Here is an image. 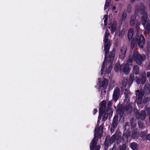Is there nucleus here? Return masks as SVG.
Instances as JSON below:
<instances>
[{
    "label": "nucleus",
    "mask_w": 150,
    "mask_h": 150,
    "mask_svg": "<svg viewBox=\"0 0 150 150\" xmlns=\"http://www.w3.org/2000/svg\"><path fill=\"white\" fill-rule=\"evenodd\" d=\"M97 112V110L96 109H95L93 111V114H95Z\"/></svg>",
    "instance_id": "nucleus-38"
},
{
    "label": "nucleus",
    "mask_w": 150,
    "mask_h": 150,
    "mask_svg": "<svg viewBox=\"0 0 150 150\" xmlns=\"http://www.w3.org/2000/svg\"><path fill=\"white\" fill-rule=\"evenodd\" d=\"M149 68L150 69V61L149 65Z\"/></svg>",
    "instance_id": "nucleus-44"
},
{
    "label": "nucleus",
    "mask_w": 150,
    "mask_h": 150,
    "mask_svg": "<svg viewBox=\"0 0 150 150\" xmlns=\"http://www.w3.org/2000/svg\"><path fill=\"white\" fill-rule=\"evenodd\" d=\"M146 138L147 140H150V134H149L148 135H147V137H146Z\"/></svg>",
    "instance_id": "nucleus-37"
},
{
    "label": "nucleus",
    "mask_w": 150,
    "mask_h": 150,
    "mask_svg": "<svg viewBox=\"0 0 150 150\" xmlns=\"http://www.w3.org/2000/svg\"><path fill=\"white\" fill-rule=\"evenodd\" d=\"M121 137L117 134H115L112 135L110 139L109 137L107 136L105 141V144L107 146L109 143L112 144L115 141H116L117 144H119L120 141Z\"/></svg>",
    "instance_id": "nucleus-5"
},
{
    "label": "nucleus",
    "mask_w": 150,
    "mask_h": 150,
    "mask_svg": "<svg viewBox=\"0 0 150 150\" xmlns=\"http://www.w3.org/2000/svg\"><path fill=\"white\" fill-rule=\"evenodd\" d=\"M146 134V132H142L140 134V136L142 137H143L145 136Z\"/></svg>",
    "instance_id": "nucleus-30"
},
{
    "label": "nucleus",
    "mask_w": 150,
    "mask_h": 150,
    "mask_svg": "<svg viewBox=\"0 0 150 150\" xmlns=\"http://www.w3.org/2000/svg\"><path fill=\"white\" fill-rule=\"evenodd\" d=\"M120 93V90L119 88H116L114 91L112 96V99L116 102L118 99Z\"/></svg>",
    "instance_id": "nucleus-8"
},
{
    "label": "nucleus",
    "mask_w": 150,
    "mask_h": 150,
    "mask_svg": "<svg viewBox=\"0 0 150 150\" xmlns=\"http://www.w3.org/2000/svg\"><path fill=\"white\" fill-rule=\"evenodd\" d=\"M139 35L137 32L136 34V38H133L131 43V45L132 46V45H134L136 42H137L139 40L138 42V46L141 48H143V46L145 43L144 38L142 35H141L139 37Z\"/></svg>",
    "instance_id": "nucleus-4"
},
{
    "label": "nucleus",
    "mask_w": 150,
    "mask_h": 150,
    "mask_svg": "<svg viewBox=\"0 0 150 150\" xmlns=\"http://www.w3.org/2000/svg\"><path fill=\"white\" fill-rule=\"evenodd\" d=\"M135 18L136 17L134 16H132L131 18L130 23L132 25H133L134 24Z\"/></svg>",
    "instance_id": "nucleus-21"
},
{
    "label": "nucleus",
    "mask_w": 150,
    "mask_h": 150,
    "mask_svg": "<svg viewBox=\"0 0 150 150\" xmlns=\"http://www.w3.org/2000/svg\"><path fill=\"white\" fill-rule=\"evenodd\" d=\"M145 57V55L141 56L138 53L136 50L134 51L133 54H130L129 59L127 61V63L125 64H122L121 66L120 69L122 71H123L125 74H127L129 71V65L132 64V61L133 60L136 61L138 64H141L143 60H144Z\"/></svg>",
    "instance_id": "nucleus-3"
},
{
    "label": "nucleus",
    "mask_w": 150,
    "mask_h": 150,
    "mask_svg": "<svg viewBox=\"0 0 150 150\" xmlns=\"http://www.w3.org/2000/svg\"><path fill=\"white\" fill-rule=\"evenodd\" d=\"M116 149L115 147H113L112 150H116Z\"/></svg>",
    "instance_id": "nucleus-42"
},
{
    "label": "nucleus",
    "mask_w": 150,
    "mask_h": 150,
    "mask_svg": "<svg viewBox=\"0 0 150 150\" xmlns=\"http://www.w3.org/2000/svg\"><path fill=\"white\" fill-rule=\"evenodd\" d=\"M130 136V134L129 133L128 135L127 136V137H129Z\"/></svg>",
    "instance_id": "nucleus-43"
},
{
    "label": "nucleus",
    "mask_w": 150,
    "mask_h": 150,
    "mask_svg": "<svg viewBox=\"0 0 150 150\" xmlns=\"http://www.w3.org/2000/svg\"><path fill=\"white\" fill-rule=\"evenodd\" d=\"M133 33V30L132 29H130L128 32V36L129 40H130L132 37Z\"/></svg>",
    "instance_id": "nucleus-16"
},
{
    "label": "nucleus",
    "mask_w": 150,
    "mask_h": 150,
    "mask_svg": "<svg viewBox=\"0 0 150 150\" xmlns=\"http://www.w3.org/2000/svg\"><path fill=\"white\" fill-rule=\"evenodd\" d=\"M138 135L135 132L133 133L132 135V137L134 138H137Z\"/></svg>",
    "instance_id": "nucleus-28"
},
{
    "label": "nucleus",
    "mask_w": 150,
    "mask_h": 150,
    "mask_svg": "<svg viewBox=\"0 0 150 150\" xmlns=\"http://www.w3.org/2000/svg\"><path fill=\"white\" fill-rule=\"evenodd\" d=\"M127 84V80L126 79H124L122 82V85L124 87L126 86Z\"/></svg>",
    "instance_id": "nucleus-27"
},
{
    "label": "nucleus",
    "mask_w": 150,
    "mask_h": 150,
    "mask_svg": "<svg viewBox=\"0 0 150 150\" xmlns=\"http://www.w3.org/2000/svg\"><path fill=\"white\" fill-rule=\"evenodd\" d=\"M132 126L133 127H134L135 126V124L134 123H132Z\"/></svg>",
    "instance_id": "nucleus-40"
},
{
    "label": "nucleus",
    "mask_w": 150,
    "mask_h": 150,
    "mask_svg": "<svg viewBox=\"0 0 150 150\" xmlns=\"http://www.w3.org/2000/svg\"><path fill=\"white\" fill-rule=\"evenodd\" d=\"M117 24L115 22H113L111 23L108 27L111 30V33H113L116 29Z\"/></svg>",
    "instance_id": "nucleus-10"
},
{
    "label": "nucleus",
    "mask_w": 150,
    "mask_h": 150,
    "mask_svg": "<svg viewBox=\"0 0 150 150\" xmlns=\"http://www.w3.org/2000/svg\"><path fill=\"white\" fill-rule=\"evenodd\" d=\"M145 91L149 92L150 91V85L148 83H146L144 87Z\"/></svg>",
    "instance_id": "nucleus-20"
},
{
    "label": "nucleus",
    "mask_w": 150,
    "mask_h": 150,
    "mask_svg": "<svg viewBox=\"0 0 150 150\" xmlns=\"http://www.w3.org/2000/svg\"><path fill=\"white\" fill-rule=\"evenodd\" d=\"M133 72L135 74L137 75L139 74V67L137 65H135L133 68Z\"/></svg>",
    "instance_id": "nucleus-17"
},
{
    "label": "nucleus",
    "mask_w": 150,
    "mask_h": 150,
    "mask_svg": "<svg viewBox=\"0 0 150 150\" xmlns=\"http://www.w3.org/2000/svg\"><path fill=\"white\" fill-rule=\"evenodd\" d=\"M132 0V1H134V0Z\"/></svg>",
    "instance_id": "nucleus-46"
},
{
    "label": "nucleus",
    "mask_w": 150,
    "mask_h": 150,
    "mask_svg": "<svg viewBox=\"0 0 150 150\" xmlns=\"http://www.w3.org/2000/svg\"><path fill=\"white\" fill-rule=\"evenodd\" d=\"M148 100V98L147 97H144V98L143 100V102L144 103H146L147 101Z\"/></svg>",
    "instance_id": "nucleus-32"
},
{
    "label": "nucleus",
    "mask_w": 150,
    "mask_h": 150,
    "mask_svg": "<svg viewBox=\"0 0 150 150\" xmlns=\"http://www.w3.org/2000/svg\"><path fill=\"white\" fill-rule=\"evenodd\" d=\"M126 48V47H124L122 49L121 51V53L120 54L119 57L121 59L124 58L125 56Z\"/></svg>",
    "instance_id": "nucleus-13"
},
{
    "label": "nucleus",
    "mask_w": 150,
    "mask_h": 150,
    "mask_svg": "<svg viewBox=\"0 0 150 150\" xmlns=\"http://www.w3.org/2000/svg\"><path fill=\"white\" fill-rule=\"evenodd\" d=\"M108 16L105 15L104 16L103 19H104V24L105 25H106L107 23Z\"/></svg>",
    "instance_id": "nucleus-24"
},
{
    "label": "nucleus",
    "mask_w": 150,
    "mask_h": 150,
    "mask_svg": "<svg viewBox=\"0 0 150 150\" xmlns=\"http://www.w3.org/2000/svg\"><path fill=\"white\" fill-rule=\"evenodd\" d=\"M150 76V73L149 72H147V77H148Z\"/></svg>",
    "instance_id": "nucleus-39"
},
{
    "label": "nucleus",
    "mask_w": 150,
    "mask_h": 150,
    "mask_svg": "<svg viewBox=\"0 0 150 150\" xmlns=\"http://www.w3.org/2000/svg\"><path fill=\"white\" fill-rule=\"evenodd\" d=\"M120 65L119 63H116L115 66V70L116 71H117L119 70Z\"/></svg>",
    "instance_id": "nucleus-26"
},
{
    "label": "nucleus",
    "mask_w": 150,
    "mask_h": 150,
    "mask_svg": "<svg viewBox=\"0 0 150 150\" xmlns=\"http://www.w3.org/2000/svg\"><path fill=\"white\" fill-rule=\"evenodd\" d=\"M106 107V103L105 100H103L100 103V107L99 109V115L98 117V121L97 125H99V121L101 119L100 115L105 112ZM103 133V127L100 125L99 128L98 129L97 126L95 130L94 135L95 137L91 142L90 145V149L91 150H99L100 146L99 145H97V140L96 138H100L102 135Z\"/></svg>",
    "instance_id": "nucleus-2"
},
{
    "label": "nucleus",
    "mask_w": 150,
    "mask_h": 150,
    "mask_svg": "<svg viewBox=\"0 0 150 150\" xmlns=\"http://www.w3.org/2000/svg\"><path fill=\"white\" fill-rule=\"evenodd\" d=\"M109 34V32L108 31V30H107L104 37L105 54L103 65L101 69V74H103L104 69V73L105 74H108L110 72L112 69V62L115 55L113 52H110L108 58L107 57V53L109 51L110 47V41L108 38Z\"/></svg>",
    "instance_id": "nucleus-1"
},
{
    "label": "nucleus",
    "mask_w": 150,
    "mask_h": 150,
    "mask_svg": "<svg viewBox=\"0 0 150 150\" xmlns=\"http://www.w3.org/2000/svg\"><path fill=\"white\" fill-rule=\"evenodd\" d=\"M130 147L133 150H137V145L136 143L134 142H133L131 144Z\"/></svg>",
    "instance_id": "nucleus-19"
},
{
    "label": "nucleus",
    "mask_w": 150,
    "mask_h": 150,
    "mask_svg": "<svg viewBox=\"0 0 150 150\" xmlns=\"http://www.w3.org/2000/svg\"><path fill=\"white\" fill-rule=\"evenodd\" d=\"M140 12L141 14L142 15L141 19V22L142 24L144 25L147 22V14L144 11V7L143 5H142L141 9L140 10Z\"/></svg>",
    "instance_id": "nucleus-6"
},
{
    "label": "nucleus",
    "mask_w": 150,
    "mask_h": 150,
    "mask_svg": "<svg viewBox=\"0 0 150 150\" xmlns=\"http://www.w3.org/2000/svg\"><path fill=\"white\" fill-rule=\"evenodd\" d=\"M144 91L143 89H141L140 91H137L136 95L137 98V103L140 104L142 102V97L144 95Z\"/></svg>",
    "instance_id": "nucleus-7"
},
{
    "label": "nucleus",
    "mask_w": 150,
    "mask_h": 150,
    "mask_svg": "<svg viewBox=\"0 0 150 150\" xmlns=\"http://www.w3.org/2000/svg\"><path fill=\"white\" fill-rule=\"evenodd\" d=\"M112 101H110L108 102V107L109 108V110H107V112L109 114V117L112 116L113 113V111L110 108L112 106Z\"/></svg>",
    "instance_id": "nucleus-11"
},
{
    "label": "nucleus",
    "mask_w": 150,
    "mask_h": 150,
    "mask_svg": "<svg viewBox=\"0 0 150 150\" xmlns=\"http://www.w3.org/2000/svg\"><path fill=\"white\" fill-rule=\"evenodd\" d=\"M136 8L138 9V7H136Z\"/></svg>",
    "instance_id": "nucleus-45"
},
{
    "label": "nucleus",
    "mask_w": 150,
    "mask_h": 150,
    "mask_svg": "<svg viewBox=\"0 0 150 150\" xmlns=\"http://www.w3.org/2000/svg\"><path fill=\"white\" fill-rule=\"evenodd\" d=\"M138 125H139V127L140 128H141L143 126V125L142 122H139L138 123Z\"/></svg>",
    "instance_id": "nucleus-33"
},
{
    "label": "nucleus",
    "mask_w": 150,
    "mask_h": 150,
    "mask_svg": "<svg viewBox=\"0 0 150 150\" xmlns=\"http://www.w3.org/2000/svg\"><path fill=\"white\" fill-rule=\"evenodd\" d=\"M131 8L130 7H128V8H127V11H128V12L129 13L130 12H131Z\"/></svg>",
    "instance_id": "nucleus-36"
},
{
    "label": "nucleus",
    "mask_w": 150,
    "mask_h": 150,
    "mask_svg": "<svg viewBox=\"0 0 150 150\" xmlns=\"http://www.w3.org/2000/svg\"><path fill=\"white\" fill-rule=\"evenodd\" d=\"M125 34V30L122 31V32H120L119 34V36L121 38H122Z\"/></svg>",
    "instance_id": "nucleus-29"
},
{
    "label": "nucleus",
    "mask_w": 150,
    "mask_h": 150,
    "mask_svg": "<svg viewBox=\"0 0 150 150\" xmlns=\"http://www.w3.org/2000/svg\"><path fill=\"white\" fill-rule=\"evenodd\" d=\"M130 94V91L126 89L125 90V97L126 98H128V96Z\"/></svg>",
    "instance_id": "nucleus-23"
},
{
    "label": "nucleus",
    "mask_w": 150,
    "mask_h": 150,
    "mask_svg": "<svg viewBox=\"0 0 150 150\" xmlns=\"http://www.w3.org/2000/svg\"><path fill=\"white\" fill-rule=\"evenodd\" d=\"M140 77L141 79L140 80L139 79H137L136 80L137 82V83H139L141 82L142 84H144L146 81V73L145 72H144L142 74L140 75Z\"/></svg>",
    "instance_id": "nucleus-9"
},
{
    "label": "nucleus",
    "mask_w": 150,
    "mask_h": 150,
    "mask_svg": "<svg viewBox=\"0 0 150 150\" xmlns=\"http://www.w3.org/2000/svg\"><path fill=\"white\" fill-rule=\"evenodd\" d=\"M110 1V0H106L104 7V10H105L106 9H107V8L108 7Z\"/></svg>",
    "instance_id": "nucleus-22"
},
{
    "label": "nucleus",
    "mask_w": 150,
    "mask_h": 150,
    "mask_svg": "<svg viewBox=\"0 0 150 150\" xmlns=\"http://www.w3.org/2000/svg\"><path fill=\"white\" fill-rule=\"evenodd\" d=\"M108 83V81L106 79H104L101 85H100V87H103L104 88H106L107 87Z\"/></svg>",
    "instance_id": "nucleus-14"
},
{
    "label": "nucleus",
    "mask_w": 150,
    "mask_h": 150,
    "mask_svg": "<svg viewBox=\"0 0 150 150\" xmlns=\"http://www.w3.org/2000/svg\"><path fill=\"white\" fill-rule=\"evenodd\" d=\"M107 117L108 115L105 113V114H104V116L103 117V121H105L107 119Z\"/></svg>",
    "instance_id": "nucleus-31"
},
{
    "label": "nucleus",
    "mask_w": 150,
    "mask_h": 150,
    "mask_svg": "<svg viewBox=\"0 0 150 150\" xmlns=\"http://www.w3.org/2000/svg\"><path fill=\"white\" fill-rule=\"evenodd\" d=\"M126 148V145L123 144L122 146H120L119 149V150H125Z\"/></svg>",
    "instance_id": "nucleus-25"
},
{
    "label": "nucleus",
    "mask_w": 150,
    "mask_h": 150,
    "mask_svg": "<svg viewBox=\"0 0 150 150\" xmlns=\"http://www.w3.org/2000/svg\"><path fill=\"white\" fill-rule=\"evenodd\" d=\"M101 81V80L100 79V78L98 79V83L99 84H100V82Z\"/></svg>",
    "instance_id": "nucleus-41"
},
{
    "label": "nucleus",
    "mask_w": 150,
    "mask_h": 150,
    "mask_svg": "<svg viewBox=\"0 0 150 150\" xmlns=\"http://www.w3.org/2000/svg\"><path fill=\"white\" fill-rule=\"evenodd\" d=\"M146 116L145 112L144 111H142L140 113V115H139V113H137L136 115V117L138 119L140 118L142 120H144L145 119Z\"/></svg>",
    "instance_id": "nucleus-12"
},
{
    "label": "nucleus",
    "mask_w": 150,
    "mask_h": 150,
    "mask_svg": "<svg viewBox=\"0 0 150 150\" xmlns=\"http://www.w3.org/2000/svg\"><path fill=\"white\" fill-rule=\"evenodd\" d=\"M134 76V74H132L130 76V79L132 81L133 80Z\"/></svg>",
    "instance_id": "nucleus-34"
},
{
    "label": "nucleus",
    "mask_w": 150,
    "mask_h": 150,
    "mask_svg": "<svg viewBox=\"0 0 150 150\" xmlns=\"http://www.w3.org/2000/svg\"><path fill=\"white\" fill-rule=\"evenodd\" d=\"M115 6H113L112 8V11L113 12H115L116 13H117V11H115Z\"/></svg>",
    "instance_id": "nucleus-35"
},
{
    "label": "nucleus",
    "mask_w": 150,
    "mask_h": 150,
    "mask_svg": "<svg viewBox=\"0 0 150 150\" xmlns=\"http://www.w3.org/2000/svg\"><path fill=\"white\" fill-rule=\"evenodd\" d=\"M126 16L127 13L126 11H124L122 14V17L121 19H120V21L121 22L125 21L126 18Z\"/></svg>",
    "instance_id": "nucleus-18"
},
{
    "label": "nucleus",
    "mask_w": 150,
    "mask_h": 150,
    "mask_svg": "<svg viewBox=\"0 0 150 150\" xmlns=\"http://www.w3.org/2000/svg\"><path fill=\"white\" fill-rule=\"evenodd\" d=\"M118 116L117 115H115L114 117L112 122V125L114 127H115L117 126L118 121Z\"/></svg>",
    "instance_id": "nucleus-15"
}]
</instances>
